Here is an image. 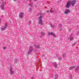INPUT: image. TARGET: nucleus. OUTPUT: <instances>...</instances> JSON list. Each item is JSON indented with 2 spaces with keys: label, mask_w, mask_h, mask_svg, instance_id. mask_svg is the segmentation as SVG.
Wrapping results in <instances>:
<instances>
[{
  "label": "nucleus",
  "mask_w": 79,
  "mask_h": 79,
  "mask_svg": "<svg viewBox=\"0 0 79 79\" xmlns=\"http://www.w3.org/2000/svg\"><path fill=\"white\" fill-rule=\"evenodd\" d=\"M76 0H73L72 1H69L67 2V4L65 6V8H69L71 5V3L72 4V6H74L75 5L76 3Z\"/></svg>",
  "instance_id": "1"
},
{
  "label": "nucleus",
  "mask_w": 79,
  "mask_h": 79,
  "mask_svg": "<svg viewBox=\"0 0 79 79\" xmlns=\"http://www.w3.org/2000/svg\"><path fill=\"white\" fill-rule=\"evenodd\" d=\"M34 50V48L31 46L29 47V50L28 51V54L30 55L31 53V52Z\"/></svg>",
  "instance_id": "2"
},
{
  "label": "nucleus",
  "mask_w": 79,
  "mask_h": 79,
  "mask_svg": "<svg viewBox=\"0 0 79 79\" xmlns=\"http://www.w3.org/2000/svg\"><path fill=\"white\" fill-rule=\"evenodd\" d=\"M10 68V75H12V74H14V71H13V69L12 68L11 66H10L9 67Z\"/></svg>",
  "instance_id": "3"
},
{
  "label": "nucleus",
  "mask_w": 79,
  "mask_h": 79,
  "mask_svg": "<svg viewBox=\"0 0 79 79\" xmlns=\"http://www.w3.org/2000/svg\"><path fill=\"white\" fill-rule=\"evenodd\" d=\"M73 39L74 38L73 36V34H72L68 38V39H69V40L70 41H71L72 40H73Z\"/></svg>",
  "instance_id": "4"
},
{
  "label": "nucleus",
  "mask_w": 79,
  "mask_h": 79,
  "mask_svg": "<svg viewBox=\"0 0 79 79\" xmlns=\"http://www.w3.org/2000/svg\"><path fill=\"white\" fill-rule=\"evenodd\" d=\"M23 15H24V13L23 12H21L19 15V18L21 19L23 18Z\"/></svg>",
  "instance_id": "5"
},
{
  "label": "nucleus",
  "mask_w": 79,
  "mask_h": 79,
  "mask_svg": "<svg viewBox=\"0 0 79 79\" xmlns=\"http://www.w3.org/2000/svg\"><path fill=\"white\" fill-rule=\"evenodd\" d=\"M1 8L2 10H5V6H4V2H2V4L1 5Z\"/></svg>",
  "instance_id": "6"
},
{
  "label": "nucleus",
  "mask_w": 79,
  "mask_h": 79,
  "mask_svg": "<svg viewBox=\"0 0 79 79\" xmlns=\"http://www.w3.org/2000/svg\"><path fill=\"white\" fill-rule=\"evenodd\" d=\"M48 35H52L53 36V37H56V35H55V34H53V32H51V33H50V32H49Z\"/></svg>",
  "instance_id": "7"
},
{
  "label": "nucleus",
  "mask_w": 79,
  "mask_h": 79,
  "mask_svg": "<svg viewBox=\"0 0 79 79\" xmlns=\"http://www.w3.org/2000/svg\"><path fill=\"white\" fill-rule=\"evenodd\" d=\"M70 12V10H69L68 9H66L64 13L65 14H67V15H68V13H69Z\"/></svg>",
  "instance_id": "8"
},
{
  "label": "nucleus",
  "mask_w": 79,
  "mask_h": 79,
  "mask_svg": "<svg viewBox=\"0 0 79 79\" xmlns=\"http://www.w3.org/2000/svg\"><path fill=\"white\" fill-rule=\"evenodd\" d=\"M38 23L40 25H43V22L42 21V20L39 21Z\"/></svg>",
  "instance_id": "9"
},
{
  "label": "nucleus",
  "mask_w": 79,
  "mask_h": 79,
  "mask_svg": "<svg viewBox=\"0 0 79 79\" xmlns=\"http://www.w3.org/2000/svg\"><path fill=\"white\" fill-rule=\"evenodd\" d=\"M76 66H73L71 67H70L69 68V69L70 70H72V69H74V68H75Z\"/></svg>",
  "instance_id": "10"
},
{
  "label": "nucleus",
  "mask_w": 79,
  "mask_h": 79,
  "mask_svg": "<svg viewBox=\"0 0 79 79\" xmlns=\"http://www.w3.org/2000/svg\"><path fill=\"white\" fill-rule=\"evenodd\" d=\"M42 16H40L39 17H38V20L39 21H42Z\"/></svg>",
  "instance_id": "11"
},
{
  "label": "nucleus",
  "mask_w": 79,
  "mask_h": 79,
  "mask_svg": "<svg viewBox=\"0 0 79 79\" xmlns=\"http://www.w3.org/2000/svg\"><path fill=\"white\" fill-rule=\"evenodd\" d=\"M29 6H31V7H33V3H30L28 4Z\"/></svg>",
  "instance_id": "12"
},
{
  "label": "nucleus",
  "mask_w": 79,
  "mask_h": 79,
  "mask_svg": "<svg viewBox=\"0 0 79 79\" xmlns=\"http://www.w3.org/2000/svg\"><path fill=\"white\" fill-rule=\"evenodd\" d=\"M35 47H36V48H39L40 47H39V45H37L36 44H35L34 45Z\"/></svg>",
  "instance_id": "13"
},
{
  "label": "nucleus",
  "mask_w": 79,
  "mask_h": 79,
  "mask_svg": "<svg viewBox=\"0 0 79 79\" xmlns=\"http://www.w3.org/2000/svg\"><path fill=\"white\" fill-rule=\"evenodd\" d=\"M55 78L54 79H56L58 78V74H56L55 76Z\"/></svg>",
  "instance_id": "14"
},
{
  "label": "nucleus",
  "mask_w": 79,
  "mask_h": 79,
  "mask_svg": "<svg viewBox=\"0 0 79 79\" xmlns=\"http://www.w3.org/2000/svg\"><path fill=\"white\" fill-rule=\"evenodd\" d=\"M54 66H55L56 68H57V66H58V65L56 64V63L55 62L54 63Z\"/></svg>",
  "instance_id": "15"
},
{
  "label": "nucleus",
  "mask_w": 79,
  "mask_h": 79,
  "mask_svg": "<svg viewBox=\"0 0 79 79\" xmlns=\"http://www.w3.org/2000/svg\"><path fill=\"white\" fill-rule=\"evenodd\" d=\"M45 33H44L43 32H41V35H45Z\"/></svg>",
  "instance_id": "16"
},
{
  "label": "nucleus",
  "mask_w": 79,
  "mask_h": 79,
  "mask_svg": "<svg viewBox=\"0 0 79 79\" xmlns=\"http://www.w3.org/2000/svg\"><path fill=\"white\" fill-rule=\"evenodd\" d=\"M63 56L64 58H65V57H66V54L65 53H64L63 55Z\"/></svg>",
  "instance_id": "17"
},
{
  "label": "nucleus",
  "mask_w": 79,
  "mask_h": 79,
  "mask_svg": "<svg viewBox=\"0 0 79 79\" xmlns=\"http://www.w3.org/2000/svg\"><path fill=\"white\" fill-rule=\"evenodd\" d=\"M51 27H52V28H54V27H55V26L54 25H51Z\"/></svg>",
  "instance_id": "18"
},
{
  "label": "nucleus",
  "mask_w": 79,
  "mask_h": 79,
  "mask_svg": "<svg viewBox=\"0 0 79 79\" xmlns=\"http://www.w3.org/2000/svg\"><path fill=\"white\" fill-rule=\"evenodd\" d=\"M18 61V60L17 59H15V63H17V62Z\"/></svg>",
  "instance_id": "19"
},
{
  "label": "nucleus",
  "mask_w": 79,
  "mask_h": 79,
  "mask_svg": "<svg viewBox=\"0 0 79 79\" xmlns=\"http://www.w3.org/2000/svg\"><path fill=\"white\" fill-rule=\"evenodd\" d=\"M6 27H7V24L6 23L5 24L4 27H5V28H6Z\"/></svg>",
  "instance_id": "20"
},
{
  "label": "nucleus",
  "mask_w": 79,
  "mask_h": 79,
  "mask_svg": "<svg viewBox=\"0 0 79 79\" xmlns=\"http://www.w3.org/2000/svg\"><path fill=\"white\" fill-rule=\"evenodd\" d=\"M58 60H61V58L60 57H59Z\"/></svg>",
  "instance_id": "21"
},
{
  "label": "nucleus",
  "mask_w": 79,
  "mask_h": 79,
  "mask_svg": "<svg viewBox=\"0 0 79 79\" xmlns=\"http://www.w3.org/2000/svg\"><path fill=\"white\" fill-rule=\"evenodd\" d=\"M3 49L4 50H6V47H3Z\"/></svg>",
  "instance_id": "22"
},
{
  "label": "nucleus",
  "mask_w": 79,
  "mask_h": 79,
  "mask_svg": "<svg viewBox=\"0 0 79 79\" xmlns=\"http://www.w3.org/2000/svg\"><path fill=\"white\" fill-rule=\"evenodd\" d=\"M31 10H32V8H29V11H31Z\"/></svg>",
  "instance_id": "23"
},
{
  "label": "nucleus",
  "mask_w": 79,
  "mask_h": 79,
  "mask_svg": "<svg viewBox=\"0 0 79 79\" xmlns=\"http://www.w3.org/2000/svg\"><path fill=\"white\" fill-rule=\"evenodd\" d=\"M59 27L60 28H61V27H62V25H61V24H59Z\"/></svg>",
  "instance_id": "24"
},
{
  "label": "nucleus",
  "mask_w": 79,
  "mask_h": 79,
  "mask_svg": "<svg viewBox=\"0 0 79 79\" xmlns=\"http://www.w3.org/2000/svg\"><path fill=\"white\" fill-rule=\"evenodd\" d=\"M75 45V43H74L72 45V47H74V46Z\"/></svg>",
  "instance_id": "25"
},
{
  "label": "nucleus",
  "mask_w": 79,
  "mask_h": 79,
  "mask_svg": "<svg viewBox=\"0 0 79 79\" xmlns=\"http://www.w3.org/2000/svg\"><path fill=\"white\" fill-rule=\"evenodd\" d=\"M6 28L4 27V28H2V31H3V30H5V29Z\"/></svg>",
  "instance_id": "26"
},
{
  "label": "nucleus",
  "mask_w": 79,
  "mask_h": 79,
  "mask_svg": "<svg viewBox=\"0 0 79 79\" xmlns=\"http://www.w3.org/2000/svg\"><path fill=\"white\" fill-rule=\"evenodd\" d=\"M69 32H71V29H70L69 30Z\"/></svg>",
  "instance_id": "27"
},
{
  "label": "nucleus",
  "mask_w": 79,
  "mask_h": 79,
  "mask_svg": "<svg viewBox=\"0 0 79 79\" xmlns=\"http://www.w3.org/2000/svg\"><path fill=\"white\" fill-rule=\"evenodd\" d=\"M53 12H54V11L53 10H51V13H53Z\"/></svg>",
  "instance_id": "28"
},
{
  "label": "nucleus",
  "mask_w": 79,
  "mask_h": 79,
  "mask_svg": "<svg viewBox=\"0 0 79 79\" xmlns=\"http://www.w3.org/2000/svg\"><path fill=\"white\" fill-rule=\"evenodd\" d=\"M29 23L30 24H31V21H29Z\"/></svg>",
  "instance_id": "29"
},
{
  "label": "nucleus",
  "mask_w": 79,
  "mask_h": 79,
  "mask_svg": "<svg viewBox=\"0 0 79 79\" xmlns=\"http://www.w3.org/2000/svg\"><path fill=\"white\" fill-rule=\"evenodd\" d=\"M61 30H62V28H61L60 29V31H61Z\"/></svg>",
  "instance_id": "30"
},
{
  "label": "nucleus",
  "mask_w": 79,
  "mask_h": 79,
  "mask_svg": "<svg viewBox=\"0 0 79 79\" xmlns=\"http://www.w3.org/2000/svg\"><path fill=\"white\" fill-rule=\"evenodd\" d=\"M47 13H49V11H48V10H47Z\"/></svg>",
  "instance_id": "31"
},
{
  "label": "nucleus",
  "mask_w": 79,
  "mask_h": 79,
  "mask_svg": "<svg viewBox=\"0 0 79 79\" xmlns=\"http://www.w3.org/2000/svg\"><path fill=\"white\" fill-rule=\"evenodd\" d=\"M14 2H16V0H13Z\"/></svg>",
  "instance_id": "32"
},
{
  "label": "nucleus",
  "mask_w": 79,
  "mask_h": 79,
  "mask_svg": "<svg viewBox=\"0 0 79 79\" xmlns=\"http://www.w3.org/2000/svg\"><path fill=\"white\" fill-rule=\"evenodd\" d=\"M37 0H34L35 2H37Z\"/></svg>",
  "instance_id": "33"
},
{
  "label": "nucleus",
  "mask_w": 79,
  "mask_h": 79,
  "mask_svg": "<svg viewBox=\"0 0 79 79\" xmlns=\"http://www.w3.org/2000/svg\"><path fill=\"white\" fill-rule=\"evenodd\" d=\"M35 7H36V5L35 6Z\"/></svg>",
  "instance_id": "34"
},
{
  "label": "nucleus",
  "mask_w": 79,
  "mask_h": 79,
  "mask_svg": "<svg viewBox=\"0 0 79 79\" xmlns=\"http://www.w3.org/2000/svg\"><path fill=\"white\" fill-rule=\"evenodd\" d=\"M1 20V19H0V21Z\"/></svg>",
  "instance_id": "35"
},
{
  "label": "nucleus",
  "mask_w": 79,
  "mask_h": 79,
  "mask_svg": "<svg viewBox=\"0 0 79 79\" xmlns=\"http://www.w3.org/2000/svg\"><path fill=\"white\" fill-rule=\"evenodd\" d=\"M56 11H55V13H56Z\"/></svg>",
  "instance_id": "36"
},
{
  "label": "nucleus",
  "mask_w": 79,
  "mask_h": 79,
  "mask_svg": "<svg viewBox=\"0 0 79 79\" xmlns=\"http://www.w3.org/2000/svg\"><path fill=\"white\" fill-rule=\"evenodd\" d=\"M30 1H31V0H30Z\"/></svg>",
  "instance_id": "37"
},
{
  "label": "nucleus",
  "mask_w": 79,
  "mask_h": 79,
  "mask_svg": "<svg viewBox=\"0 0 79 79\" xmlns=\"http://www.w3.org/2000/svg\"><path fill=\"white\" fill-rule=\"evenodd\" d=\"M2 1V0H1V1Z\"/></svg>",
  "instance_id": "38"
},
{
  "label": "nucleus",
  "mask_w": 79,
  "mask_h": 79,
  "mask_svg": "<svg viewBox=\"0 0 79 79\" xmlns=\"http://www.w3.org/2000/svg\"><path fill=\"white\" fill-rule=\"evenodd\" d=\"M32 79H34V78H32Z\"/></svg>",
  "instance_id": "39"
}]
</instances>
